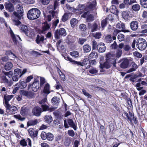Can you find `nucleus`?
<instances>
[{
  "label": "nucleus",
  "instance_id": "nucleus-1",
  "mask_svg": "<svg viewBox=\"0 0 147 147\" xmlns=\"http://www.w3.org/2000/svg\"><path fill=\"white\" fill-rule=\"evenodd\" d=\"M105 58L106 61L103 63L100 64V67L101 69H109L112 65L114 67H116L117 59L115 54L109 52L105 55Z\"/></svg>",
  "mask_w": 147,
  "mask_h": 147
},
{
  "label": "nucleus",
  "instance_id": "nucleus-2",
  "mask_svg": "<svg viewBox=\"0 0 147 147\" xmlns=\"http://www.w3.org/2000/svg\"><path fill=\"white\" fill-rule=\"evenodd\" d=\"M64 58L67 61H69L73 64H76L78 66L80 65L82 66H84L86 69H89L90 67V64H89V60L90 59L89 58L84 59L83 60L82 62H81L73 60L68 56H65Z\"/></svg>",
  "mask_w": 147,
  "mask_h": 147
},
{
  "label": "nucleus",
  "instance_id": "nucleus-3",
  "mask_svg": "<svg viewBox=\"0 0 147 147\" xmlns=\"http://www.w3.org/2000/svg\"><path fill=\"white\" fill-rule=\"evenodd\" d=\"M123 113L124 115L123 116H122L125 119H127V121H129L131 124L133 123L132 121L135 124H138V121L137 118L136 116H135L133 113L129 111L128 114L125 111H124Z\"/></svg>",
  "mask_w": 147,
  "mask_h": 147
},
{
  "label": "nucleus",
  "instance_id": "nucleus-4",
  "mask_svg": "<svg viewBox=\"0 0 147 147\" xmlns=\"http://www.w3.org/2000/svg\"><path fill=\"white\" fill-rule=\"evenodd\" d=\"M40 11L37 8H32L29 10L27 17L30 20H33L38 18L40 16Z\"/></svg>",
  "mask_w": 147,
  "mask_h": 147
},
{
  "label": "nucleus",
  "instance_id": "nucleus-5",
  "mask_svg": "<svg viewBox=\"0 0 147 147\" xmlns=\"http://www.w3.org/2000/svg\"><path fill=\"white\" fill-rule=\"evenodd\" d=\"M23 14L22 13L16 11L13 12L11 18L15 25L18 26L21 24V22L20 20L23 18Z\"/></svg>",
  "mask_w": 147,
  "mask_h": 147
},
{
  "label": "nucleus",
  "instance_id": "nucleus-6",
  "mask_svg": "<svg viewBox=\"0 0 147 147\" xmlns=\"http://www.w3.org/2000/svg\"><path fill=\"white\" fill-rule=\"evenodd\" d=\"M136 47L139 50L141 51L145 50L147 47V42L143 38H139L137 41Z\"/></svg>",
  "mask_w": 147,
  "mask_h": 147
},
{
  "label": "nucleus",
  "instance_id": "nucleus-7",
  "mask_svg": "<svg viewBox=\"0 0 147 147\" xmlns=\"http://www.w3.org/2000/svg\"><path fill=\"white\" fill-rule=\"evenodd\" d=\"M6 108L5 111L7 114L13 115L17 113L18 109L15 106H11L10 105L5 106Z\"/></svg>",
  "mask_w": 147,
  "mask_h": 147
},
{
  "label": "nucleus",
  "instance_id": "nucleus-8",
  "mask_svg": "<svg viewBox=\"0 0 147 147\" xmlns=\"http://www.w3.org/2000/svg\"><path fill=\"white\" fill-rule=\"evenodd\" d=\"M66 35L65 30L63 28H61L59 30H57L55 33V37L56 39H59L60 36H65Z\"/></svg>",
  "mask_w": 147,
  "mask_h": 147
},
{
  "label": "nucleus",
  "instance_id": "nucleus-9",
  "mask_svg": "<svg viewBox=\"0 0 147 147\" xmlns=\"http://www.w3.org/2000/svg\"><path fill=\"white\" fill-rule=\"evenodd\" d=\"M21 71L19 69H16L14 70V75L12 77V80L14 81H17L18 80L19 78L20 77Z\"/></svg>",
  "mask_w": 147,
  "mask_h": 147
},
{
  "label": "nucleus",
  "instance_id": "nucleus-10",
  "mask_svg": "<svg viewBox=\"0 0 147 147\" xmlns=\"http://www.w3.org/2000/svg\"><path fill=\"white\" fill-rule=\"evenodd\" d=\"M13 97V95H9L7 94L4 95L3 103L5 107L10 105L9 102Z\"/></svg>",
  "mask_w": 147,
  "mask_h": 147
},
{
  "label": "nucleus",
  "instance_id": "nucleus-11",
  "mask_svg": "<svg viewBox=\"0 0 147 147\" xmlns=\"http://www.w3.org/2000/svg\"><path fill=\"white\" fill-rule=\"evenodd\" d=\"M4 6L5 9L8 11L11 12L14 10V6L10 1L6 2L4 4Z\"/></svg>",
  "mask_w": 147,
  "mask_h": 147
},
{
  "label": "nucleus",
  "instance_id": "nucleus-12",
  "mask_svg": "<svg viewBox=\"0 0 147 147\" xmlns=\"http://www.w3.org/2000/svg\"><path fill=\"white\" fill-rule=\"evenodd\" d=\"M21 93L23 96L29 98H32L34 96V94L31 91H28L24 90H21Z\"/></svg>",
  "mask_w": 147,
  "mask_h": 147
},
{
  "label": "nucleus",
  "instance_id": "nucleus-13",
  "mask_svg": "<svg viewBox=\"0 0 147 147\" xmlns=\"http://www.w3.org/2000/svg\"><path fill=\"white\" fill-rule=\"evenodd\" d=\"M9 33L11 39L13 43L15 45H17L18 42V41L16 39V36L18 37L20 40L22 41V40L19 35H16V36L11 29H10L9 31Z\"/></svg>",
  "mask_w": 147,
  "mask_h": 147
},
{
  "label": "nucleus",
  "instance_id": "nucleus-14",
  "mask_svg": "<svg viewBox=\"0 0 147 147\" xmlns=\"http://www.w3.org/2000/svg\"><path fill=\"white\" fill-rule=\"evenodd\" d=\"M28 132L29 136L32 138L37 137L38 131L37 130H35L34 128H31L28 130Z\"/></svg>",
  "mask_w": 147,
  "mask_h": 147
},
{
  "label": "nucleus",
  "instance_id": "nucleus-15",
  "mask_svg": "<svg viewBox=\"0 0 147 147\" xmlns=\"http://www.w3.org/2000/svg\"><path fill=\"white\" fill-rule=\"evenodd\" d=\"M40 107L38 106H36L32 110V113L36 116H39L40 115L42 112Z\"/></svg>",
  "mask_w": 147,
  "mask_h": 147
},
{
  "label": "nucleus",
  "instance_id": "nucleus-16",
  "mask_svg": "<svg viewBox=\"0 0 147 147\" xmlns=\"http://www.w3.org/2000/svg\"><path fill=\"white\" fill-rule=\"evenodd\" d=\"M129 61L126 58H124L120 64V66L121 68L125 69L127 68L129 64Z\"/></svg>",
  "mask_w": 147,
  "mask_h": 147
},
{
  "label": "nucleus",
  "instance_id": "nucleus-17",
  "mask_svg": "<svg viewBox=\"0 0 147 147\" xmlns=\"http://www.w3.org/2000/svg\"><path fill=\"white\" fill-rule=\"evenodd\" d=\"M122 17L125 20H129L132 17V14L129 11H123L122 13Z\"/></svg>",
  "mask_w": 147,
  "mask_h": 147
},
{
  "label": "nucleus",
  "instance_id": "nucleus-18",
  "mask_svg": "<svg viewBox=\"0 0 147 147\" xmlns=\"http://www.w3.org/2000/svg\"><path fill=\"white\" fill-rule=\"evenodd\" d=\"M97 49L99 53L104 52L106 49V47L105 46V44L102 42H100L98 44L97 46Z\"/></svg>",
  "mask_w": 147,
  "mask_h": 147
},
{
  "label": "nucleus",
  "instance_id": "nucleus-19",
  "mask_svg": "<svg viewBox=\"0 0 147 147\" xmlns=\"http://www.w3.org/2000/svg\"><path fill=\"white\" fill-rule=\"evenodd\" d=\"M130 27L133 31H136L138 28V24L136 21H133L130 23Z\"/></svg>",
  "mask_w": 147,
  "mask_h": 147
},
{
  "label": "nucleus",
  "instance_id": "nucleus-20",
  "mask_svg": "<svg viewBox=\"0 0 147 147\" xmlns=\"http://www.w3.org/2000/svg\"><path fill=\"white\" fill-rule=\"evenodd\" d=\"M96 1L95 0L93 1L92 3H90L89 5H87L84 9L85 11H86V9H88L90 10H94L96 7Z\"/></svg>",
  "mask_w": 147,
  "mask_h": 147
},
{
  "label": "nucleus",
  "instance_id": "nucleus-21",
  "mask_svg": "<svg viewBox=\"0 0 147 147\" xmlns=\"http://www.w3.org/2000/svg\"><path fill=\"white\" fill-rule=\"evenodd\" d=\"M21 31L24 33L26 36H28L29 28L28 27L25 25H22L20 26Z\"/></svg>",
  "mask_w": 147,
  "mask_h": 147
},
{
  "label": "nucleus",
  "instance_id": "nucleus-22",
  "mask_svg": "<svg viewBox=\"0 0 147 147\" xmlns=\"http://www.w3.org/2000/svg\"><path fill=\"white\" fill-rule=\"evenodd\" d=\"M40 121L37 119H34V120H31L28 121L27 123V126L29 127L30 126H34L36 125Z\"/></svg>",
  "mask_w": 147,
  "mask_h": 147
},
{
  "label": "nucleus",
  "instance_id": "nucleus-23",
  "mask_svg": "<svg viewBox=\"0 0 147 147\" xmlns=\"http://www.w3.org/2000/svg\"><path fill=\"white\" fill-rule=\"evenodd\" d=\"M41 107L42 109V111H48L50 112H51L54 111L55 110V109L54 108H50L49 106L46 104L42 105Z\"/></svg>",
  "mask_w": 147,
  "mask_h": 147
},
{
  "label": "nucleus",
  "instance_id": "nucleus-24",
  "mask_svg": "<svg viewBox=\"0 0 147 147\" xmlns=\"http://www.w3.org/2000/svg\"><path fill=\"white\" fill-rule=\"evenodd\" d=\"M98 25L96 23H94L92 24L90 23L88 24V28L91 29V32H92L97 30Z\"/></svg>",
  "mask_w": 147,
  "mask_h": 147
},
{
  "label": "nucleus",
  "instance_id": "nucleus-25",
  "mask_svg": "<svg viewBox=\"0 0 147 147\" xmlns=\"http://www.w3.org/2000/svg\"><path fill=\"white\" fill-rule=\"evenodd\" d=\"M116 28L122 32H125V24L121 22L118 23L116 25Z\"/></svg>",
  "mask_w": 147,
  "mask_h": 147
},
{
  "label": "nucleus",
  "instance_id": "nucleus-26",
  "mask_svg": "<svg viewBox=\"0 0 147 147\" xmlns=\"http://www.w3.org/2000/svg\"><path fill=\"white\" fill-rule=\"evenodd\" d=\"M67 122L69 126L73 128L75 130H76L77 128V125H75L73 120L71 119H68Z\"/></svg>",
  "mask_w": 147,
  "mask_h": 147
},
{
  "label": "nucleus",
  "instance_id": "nucleus-27",
  "mask_svg": "<svg viewBox=\"0 0 147 147\" xmlns=\"http://www.w3.org/2000/svg\"><path fill=\"white\" fill-rule=\"evenodd\" d=\"M131 67L127 70V72L128 73H130L136 71V69L138 67V66L134 61L131 62Z\"/></svg>",
  "mask_w": 147,
  "mask_h": 147
},
{
  "label": "nucleus",
  "instance_id": "nucleus-28",
  "mask_svg": "<svg viewBox=\"0 0 147 147\" xmlns=\"http://www.w3.org/2000/svg\"><path fill=\"white\" fill-rule=\"evenodd\" d=\"M0 79L1 83H3L5 84H8V86H10L11 85L10 84V82L7 78L5 75H2L0 77Z\"/></svg>",
  "mask_w": 147,
  "mask_h": 147
},
{
  "label": "nucleus",
  "instance_id": "nucleus-29",
  "mask_svg": "<svg viewBox=\"0 0 147 147\" xmlns=\"http://www.w3.org/2000/svg\"><path fill=\"white\" fill-rule=\"evenodd\" d=\"M50 88L49 84L48 83H46L44 87L43 90V92L47 94H49L51 92L50 91Z\"/></svg>",
  "mask_w": 147,
  "mask_h": 147
},
{
  "label": "nucleus",
  "instance_id": "nucleus-30",
  "mask_svg": "<svg viewBox=\"0 0 147 147\" xmlns=\"http://www.w3.org/2000/svg\"><path fill=\"white\" fill-rule=\"evenodd\" d=\"M111 12L115 15H118L119 12V11L117 9L115 6L112 5L110 9Z\"/></svg>",
  "mask_w": 147,
  "mask_h": 147
},
{
  "label": "nucleus",
  "instance_id": "nucleus-31",
  "mask_svg": "<svg viewBox=\"0 0 147 147\" xmlns=\"http://www.w3.org/2000/svg\"><path fill=\"white\" fill-rule=\"evenodd\" d=\"M97 57L98 54L95 51L92 52L88 56V58L90 60L96 59Z\"/></svg>",
  "mask_w": 147,
  "mask_h": 147
},
{
  "label": "nucleus",
  "instance_id": "nucleus-32",
  "mask_svg": "<svg viewBox=\"0 0 147 147\" xmlns=\"http://www.w3.org/2000/svg\"><path fill=\"white\" fill-rule=\"evenodd\" d=\"M57 71L62 81H64L66 80V78L65 75L63 73L60 69L58 67H57Z\"/></svg>",
  "mask_w": 147,
  "mask_h": 147
},
{
  "label": "nucleus",
  "instance_id": "nucleus-33",
  "mask_svg": "<svg viewBox=\"0 0 147 147\" xmlns=\"http://www.w3.org/2000/svg\"><path fill=\"white\" fill-rule=\"evenodd\" d=\"M123 2L126 7H128L129 5H131L133 3L136 2L135 0H131L130 1H129V0H124Z\"/></svg>",
  "mask_w": 147,
  "mask_h": 147
},
{
  "label": "nucleus",
  "instance_id": "nucleus-34",
  "mask_svg": "<svg viewBox=\"0 0 147 147\" xmlns=\"http://www.w3.org/2000/svg\"><path fill=\"white\" fill-rule=\"evenodd\" d=\"M13 67V64L11 62H8L6 63L4 66L5 69L8 71L10 70Z\"/></svg>",
  "mask_w": 147,
  "mask_h": 147
},
{
  "label": "nucleus",
  "instance_id": "nucleus-35",
  "mask_svg": "<svg viewBox=\"0 0 147 147\" xmlns=\"http://www.w3.org/2000/svg\"><path fill=\"white\" fill-rule=\"evenodd\" d=\"M38 82V84L39 86V81H38L34 82L32 85V90L34 92H36L38 88V86L37 85Z\"/></svg>",
  "mask_w": 147,
  "mask_h": 147
},
{
  "label": "nucleus",
  "instance_id": "nucleus-36",
  "mask_svg": "<svg viewBox=\"0 0 147 147\" xmlns=\"http://www.w3.org/2000/svg\"><path fill=\"white\" fill-rule=\"evenodd\" d=\"M28 109L26 107H22L20 110V114L23 116L26 115L28 113Z\"/></svg>",
  "mask_w": 147,
  "mask_h": 147
},
{
  "label": "nucleus",
  "instance_id": "nucleus-37",
  "mask_svg": "<svg viewBox=\"0 0 147 147\" xmlns=\"http://www.w3.org/2000/svg\"><path fill=\"white\" fill-rule=\"evenodd\" d=\"M44 39V36H41L40 38L39 35L38 34L37 35L36 41L37 44H39L40 42H43Z\"/></svg>",
  "mask_w": 147,
  "mask_h": 147
},
{
  "label": "nucleus",
  "instance_id": "nucleus-38",
  "mask_svg": "<svg viewBox=\"0 0 147 147\" xmlns=\"http://www.w3.org/2000/svg\"><path fill=\"white\" fill-rule=\"evenodd\" d=\"M43 24L44 25L42 27V30L45 32L49 29L50 26L46 21L44 22Z\"/></svg>",
  "mask_w": 147,
  "mask_h": 147
},
{
  "label": "nucleus",
  "instance_id": "nucleus-39",
  "mask_svg": "<svg viewBox=\"0 0 147 147\" xmlns=\"http://www.w3.org/2000/svg\"><path fill=\"white\" fill-rule=\"evenodd\" d=\"M17 11L16 12L23 13L24 10L23 7L21 4H18L16 6Z\"/></svg>",
  "mask_w": 147,
  "mask_h": 147
},
{
  "label": "nucleus",
  "instance_id": "nucleus-40",
  "mask_svg": "<svg viewBox=\"0 0 147 147\" xmlns=\"http://www.w3.org/2000/svg\"><path fill=\"white\" fill-rule=\"evenodd\" d=\"M83 49L85 52L88 53L90 51L91 47L88 45H86L83 46Z\"/></svg>",
  "mask_w": 147,
  "mask_h": 147
},
{
  "label": "nucleus",
  "instance_id": "nucleus-41",
  "mask_svg": "<svg viewBox=\"0 0 147 147\" xmlns=\"http://www.w3.org/2000/svg\"><path fill=\"white\" fill-rule=\"evenodd\" d=\"M53 105H57L59 102V99L57 96H55L52 98L51 100Z\"/></svg>",
  "mask_w": 147,
  "mask_h": 147
},
{
  "label": "nucleus",
  "instance_id": "nucleus-42",
  "mask_svg": "<svg viewBox=\"0 0 147 147\" xmlns=\"http://www.w3.org/2000/svg\"><path fill=\"white\" fill-rule=\"evenodd\" d=\"M94 20V17L92 14H89L86 19L87 22H91Z\"/></svg>",
  "mask_w": 147,
  "mask_h": 147
},
{
  "label": "nucleus",
  "instance_id": "nucleus-43",
  "mask_svg": "<svg viewBox=\"0 0 147 147\" xmlns=\"http://www.w3.org/2000/svg\"><path fill=\"white\" fill-rule=\"evenodd\" d=\"M78 20L76 18H72L71 20L70 23L72 27H74L78 23Z\"/></svg>",
  "mask_w": 147,
  "mask_h": 147
},
{
  "label": "nucleus",
  "instance_id": "nucleus-44",
  "mask_svg": "<svg viewBox=\"0 0 147 147\" xmlns=\"http://www.w3.org/2000/svg\"><path fill=\"white\" fill-rule=\"evenodd\" d=\"M3 73L5 75L7 76L9 78H12L14 74L11 71H10L9 72L3 71Z\"/></svg>",
  "mask_w": 147,
  "mask_h": 147
},
{
  "label": "nucleus",
  "instance_id": "nucleus-45",
  "mask_svg": "<svg viewBox=\"0 0 147 147\" xmlns=\"http://www.w3.org/2000/svg\"><path fill=\"white\" fill-rule=\"evenodd\" d=\"M132 9L135 11H138L140 9V6L139 4H136L133 5L132 6Z\"/></svg>",
  "mask_w": 147,
  "mask_h": 147
},
{
  "label": "nucleus",
  "instance_id": "nucleus-46",
  "mask_svg": "<svg viewBox=\"0 0 147 147\" xmlns=\"http://www.w3.org/2000/svg\"><path fill=\"white\" fill-rule=\"evenodd\" d=\"M45 119L48 123H50L52 121V117L51 115H46Z\"/></svg>",
  "mask_w": 147,
  "mask_h": 147
},
{
  "label": "nucleus",
  "instance_id": "nucleus-47",
  "mask_svg": "<svg viewBox=\"0 0 147 147\" xmlns=\"http://www.w3.org/2000/svg\"><path fill=\"white\" fill-rule=\"evenodd\" d=\"M140 4L142 7L147 8V0H140Z\"/></svg>",
  "mask_w": 147,
  "mask_h": 147
},
{
  "label": "nucleus",
  "instance_id": "nucleus-48",
  "mask_svg": "<svg viewBox=\"0 0 147 147\" xmlns=\"http://www.w3.org/2000/svg\"><path fill=\"white\" fill-rule=\"evenodd\" d=\"M71 143V138L68 137L66 138L64 142V144L66 146H69Z\"/></svg>",
  "mask_w": 147,
  "mask_h": 147
},
{
  "label": "nucleus",
  "instance_id": "nucleus-49",
  "mask_svg": "<svg viewBox=\"0 0 147 147\" xmlns=\"http://www.w3.org/2000/svg\"><path fill=\"white\" fill-rule=\"evenodd\" d=\"M93 37L95 39H98L100 38L101 36V34L100 32H97L96 33H93L92 34Z\"/></svg>",
  "mask_w": 147,
  "mask_h": 147
},
{
  "label": "nucleus",
  "instance_id": "nucleus-50",
  "mask_svg": "<svg viewBox=\"0 0 147 147\" xmlns=\"http://www.w3.org/2000/svg\"><path fill=\"white\" fill-rule=\"evenodd\" d=\"M105 40L106 42L110 43L113 41L111 36L110 35H108L105 37Z\"/></svg>",
  "mask_w": 147,
  "mask_h": 147
},
{
  "label": "nucleus",
  "instance_id": "nucleus-51",
  "mask_svg": "<svg viewBox=\"0 0 147 147\" xmlns=\"http://www.w3.org/2000/svg\"><path fill=\"white\" fill-rule=\"evenodd\" d=\"M54 136L51 133H47V138L50 141H52L54 139Z\"/></svg>",
  "mask_w": 147,
  "mask_h": 147
},
{
  "label": "nucleus",
  "instance_id": "nucleus-52",
  "mask_svg": "<svg viewBox=\"0 0 147 147\" xmlns=\"http://www.w3.org/2000/svg\"><path fill=\"white\" fill-rule=\"evenodd\" d=\"M83 14H82L81 16L82 17L84 18H87L88 15L90 13V12L89 11H87L86 12H84L83 11H81L80 12V14H82V13H83Z\"/></svg>",
  "mask_w": 147,
  "mask_h": 147
},
{
  "label": "nucleus",
  "instance_id": "nucleus-53",
  "mask_svg": "<svg viewBox=\"0 0 147 147\" xmlns=\"http://www.w3.org/2000/svg\"><path fill=\"white\" fill-rule=\"evenodd\" d=\"M108 22V21L107 20V18H105V19L102 20L101 22V26L102 27V28L105 27L107 26Z\"/></svg>",
  "mask_w": 147,
  "mask_h": 147
},
{
  "label": "nucleus",
  "instance_id": "nucleus-54",
  "mask_svg": "<svg viewBox=\"0 0 147 147\" xmlns=\"http://www.w3.org/2000/svg\"><path fill=\"white\" fill-rule=\"evenodd\" d=\"M5 52V55H11L14 57H13L14 59L17 58V57L16 55L14 54L13 53H12L11 51V50H8L6 51Z\"/></svg>",
  "mask_w": 147,
  "mask_h": 147
},
{
  "label": "nucleus",
  "instance_id": "nucleus-55",
  "mask_svg": "<svg viewBox=\"0 0 147 147\" xmlns=\"http://www.w3.org/2000/svg\"><path fill=\"white\" fill-rule=\"evenodd\" d=\"M70 54L72 57L76 58L78 57L79 53L77 51H74L73 52H71L70 53Z\"/></svg>",
  "mask_w": 147,
  "mask_h": 147
},
{
  "label": "nucleus",
  "instance_id": "nucleus-56",
  "mask_svg": "<svg viewBox=\"0 0 147 147\" xmlns=\"http://www.w3.org/2000/svg\"><path fill=\"white\" fill-rule=\"evenodd\" d=\"M35 35V33L34 30L33 29H31L30 30L29 34L28 36L30 37H34Z\"/></svg>",
  "mask_w": 147,
  "mask_h": 147
},
{
  "label": "nucleus",
  "instance_id": "nucleus-57",
  "mask_svg": "<svg viewBox=\"0 0 147 147\" xmlns=\"http://www.w3.org/2000/svg\"><path fill=\"white\" fill-rule=\"evenodd\" d=\"M82 92L83 94L86 96L87 97L89 98H91L92 96L88 92H86V90L84 89H83L82 90Z\"/></svg>",
  "mask_w": 147,
  "mask_h": 147
},
{
  "label": "nucleus",
  "instance_id": "nucleus-58",
  "mask_svg": "<svg viewBox=\"0 0 147 147\" xmlns=\"http://www.w3.org/2000/svg\"><path fill=\"white\" fill-rule=\"evenodd\" d=\"M14 117L16 119H18L20 120L21 121H23L25 120V118L23 117H22L20 115H14Z\"/></svg>",
  "mask_w": 147,
  "mask_h": 147
},
{
  "label": "nucleus",
  "instance_id": "nucleus-59",
  "mask_svg": "<svg viewBox=\"0 0 147 147\" xmlns=\"http://www.w3.org/2000/svg\"><path fill=\"white\" fill-rule=\"evenodd\" d=\"M20 144L23 147L26 146L27 145V142L25 139L21 140L20 142Z\"/></svg>",
  "mask_w": 147,
  "mask_h": 147
},
{
  "label": "nucleus",
  "instance_id": "nucleus-60",
  "mask_svg": "<svg viewBox=\"0 0 147 147\" xmlns=\"http://www.w3.org/2000/svg\"><path fill=\"white\" fill-rule=\"evenodd\" d=\"M47 133L44 131H42L41 134V137L43 140H45L47 138Z\"/></svg>",
  "mask_w": 147,
  "mask_h": 147
},
{
  "label": "nucleus",
  "instance_id": "nucleus-61",
  "mask_svg": "<svg viewBox=\"0 0 147 147\" xmlns=\"http://www.w3.org/2000/svg\"><path fill=\"white\" fill-rule=\"evenodd\" d=\"M67 134L69 136L72 137L74 136L75 135L74 132L72 129H69L68 130Z\"/></svg>",
  "mask_w": 147,
  "mask_h": 147
},
{
  "label": "nucleus",
  "instance_id": "nucleus-62",
  "mask_svg": "<svg viewBox=\"0 0 147 147\" xmlns=\"http://www.w3.org/2000/svg\"><path fill=\"white\" fill-rule=\"evenodd\" d=\"M122 53V51L121 50L118 49L117 50V52L116 54V57L117 58H119L121 55Z\"/></svg>",
  "mask_w": 147,
  "mask_h": 147
},
{
  "label": "nucleus",
  "instance_id": "nucleus-63",
  "mask_svg": "<svg viewBox=\"0 0 147 147\" xmlns=\"http://www.w3.org/2000/svg\"><path fill=\"white\" fill-rule=\"evenodd\" d=\"M85 5L84 4H79L77 7V10H82L84 9L85 7Z\"/></svg>",
  "mask_w": 147,
  "mask_h": 147
},
{
  "label": "nucleus",
  "instance_id": "nucleus-64",
  "mask_svg": "<svg viewBox=\"0 0 147 147\" xmlns=\"http://www.w3.org/2000/svg\"><path fill=\"white\" fill-rule=\"evenodd\" d=\"M68 16L67 14L66 13H65L62 16L61 19L62 21L63 22H65L68 20Z\"/></svg>",
  "mask_w": 147,
  "mask_h": 147
}]
</instances>
